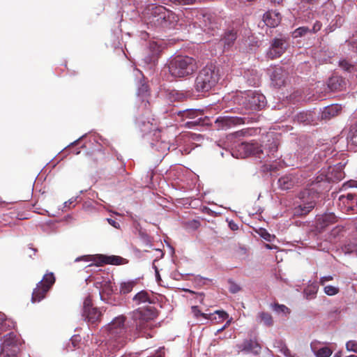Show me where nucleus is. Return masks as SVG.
I'll use <instances>...</instances> for the list:
<instances>
[{"mask_svg": "<svg viewBox=\"0 0 357 357\" xmlns=\"http://www.w3.org/2000/svg\"><path fill=\"white\" fill-rule=\"evenodd\" d=\"M229 317L228 314L223 311V310H217L213 314H207L206 318L207 319L211 320V321L215 322H220L223 320L227 319Z\"/></svg>", "mask_w": 357, "mask_h": 357, "instance_id": "obj_24", "label": "nucleus"}, {"mask_svg": "<svg viewBox=\"0 0 357 357\" xmlns=\"http://www.w3.org/2000/svg\"><path fill=\"white\" fill-rule=\"evenodd\" d=\"M148 23L155 26L174 27L178 16L162 6H151L148 8Z\"/></svg>", "mask_w": 357, "mask_h": 357, "instance_id": "obj_3", "label": "nucleus"}, {"mask_svg": "<svg viewBox=\"0 0 357 357\" xmlns=\"http://www.w3.org/2000/svg\"><path fill=\"white\" fill-rule=\"evenodd\" d=\"M237 151L239 153L235 157L238 158H246L250 155H254L257 158L259 159V162L261 164L260 169L263 172L268 171V167L266 165V154H265L261 149V147L257 143H241L237 146Z\"/></svg>", "mask_w": 357, "mask_h": 357, "instance_id": "obj_6", "label": "nucleus"}, {"mask_svg": "<svg viewBox=\"0 0 357 357\" xmlns=\"http://www.w3.org/2000/svg\"><path fill=\"white\" fill-rule=\"evenodd\" d=\"M321 27V24L319 22H317L313 26V29H312L313 32L314 33V32H317V31L320 30Z\"/></svg>", "mask_w": 357, "mask_h": 357, "instance_id": "obj_48", "label": "nucleus"}, {"mask_svg": "<svg viewBox=\"0 0 357 357\" xmlns=\"http://www.w3.org/2000/svg\"><path fill=\"white\" fill-rule=\"evenodd\" d=\"M225 328L224 326H222L221 328H220V329H218V330L217 331V333H219L222 332V331L223 330H225Z\"/></svg>", "mask_w": 357, "mask_h": 357, "instance_id": "obj_57", "label": "nucleus"}, {"mask_svg": "<svg viewBox=\"0 0 357 357\" xmlns=\"http://www.w3.org/2000/svg\"><path fill=\"white\" fill-rule=\"evenodd\" d=\"M55 282V278L52 273H47L33 289L31 301L33 303L39 302L45 298L46 293L50 290Z\"/></svg>", "mask_w": 357, "mask_h": 357, "instance_id": "obj_8", "label": "nucleus"}, {"mask_svg": "<svg viewBox=\"0 0 357 357\" xmlns=\"http://www.w3.org/2000/svg\"><path fill=\"white\" fill-rule=\"evenodd\" d=\"M271 307L274 313L283 320L287 319L291 313V310L283 304L274 303Z\"/></svg>", "mask_w": 357, "mask_h": 357, "instance_id": "obj_20", "label": "nucleus"}, {"mask_svg": "<svg viewBox=\"0 0 357 357\" xmlns=\"http://www.w3.org/2000/svg\"><path fill=\"white\" fill-rule=\"evenodd\" d=\"M280 341H281V340H280V341H278V342H276V343H275V344H277V345H276V344H274V347H278L280 350V347H281V346H280Z\"/></svg>", "mask_w": 357, "mask_h": 357, "instance_id": "obj_54", "label": "nucleus"}, {"mask_svg": "<svg viewBox=\"0 0 357 357\" xmlns=\"http://www.w3.org/2000/svg\"><path fill=\"white\" fill-rule=\"evenodd\" d=\"M241 351L254 354H259L261 351L260 344L255 340H245L239 347Z\"/></svg>", "mask_w": 357, "mask_h": 357, "instance_id": "obj_16", "label": "nucleus"}, {"mask_svg": "<svg viewBox=\"0 0 357 357\" xmlns=\"http://www.w3.org/2000/svg\"><path fill=\"white\" fill-rule=\"evenodd\" d=\"M230 320L227 321V323L225 324L224 327L226 328L230 324Z\"/></svg>", "mask_w": 357, "mask_h": 357, "instance_id": "obj_58", "label": "nucleus"}, {"mask_svg": "<svg viewBox=\"0 0 357 357\" xmlns=\"http://www.w3.org/2000/svg\"><path fill=\"white\" fill-rule=\"evenodd\" d=\"M333 357H342L341 352L335 353V355L333 356Z\"/></svg>", "mask_w": 357, "mask_h": 357, "instance_id": "obj_51", "label": "nucleus"}, {"mask_svg": "<svg viewBox=\"0 0 357 357\" xmlns=\"http://www.w3.org/2000/svg\"><path fill=\"white\" fill-rule=\"evenodd\" d=\"M328 86L333 91L342 90L345 86V82L341 77L333 76L329 78Z\"/></svg>", "mask_w": 357, "mask_h": 357, "instance_id": "obj_22", "label": "nucleus"}, {"mask_svg": "<svg viewBox=\"0 0 357 357\" xmlns=\"http://www.w3.org/2000/svg\"><path fill=\"white\" fill-rule=\"evenodd\" d=\"M126 317L121 315L114 318L107 326L109 346L117 350L123 347L127 340L132 337L128 334L127 326L125 324Z\"/></svg>", "mask_w": 357, "mask_h": 357, "instance_id": "obj_2", "label": "nucleus"}, {"mask_svg": "<svg viewBox=\"0 0 357 357\" xmlns=\"http://www.w3.org/2000/svg\"><path fill=\"white\" fill-rule=\"evenodd\" d=\"M157 317V313L154 308L149 307L145 309H138L132 312V319L135 323V331L142 336L152 337L147 333L149 330L153 327V321Z\"/></svg>", "mask_w": 357, "mask_h": 357, "instance_id": "obj_5", "label": "nucleus"}, {"mask_svg": "<svg viewBox=\"0 0 357 357\" xmlns=\"http://www.w3.org/2000/svg\"><path fill=\"white\" fill-rule=\"evenodd\" d=\"M76 200V198H71L68 201L64 203V207H70V205L74 203Z\"/></svg>", "mask_w": 357, "mask_h": 357, "instance_id": "obj_49", "label": "nucleus"}, {"mask_svg": "<svg viewBox=\"0 0 357 357\" xmlns=\"http://www.w3.org/2000/svg\"><path fill=\"white\" fill-rule=\"evenodd\" d=\"M303 2L310 3V4H314L316 3L318 0H302Z\"/></svg>", "mask_w": 357, "mask_h": 357, "instance_id": "obj_50", "label": "nucleus"}, {"mask_svg": "<svg viewBox=\"0 0 357 357\" xmlns=\"http://www.w3.org/2000/svg\"><path fill=\"white\" fill-rule=\"evenodd\" d=\"M244 77L250 86H257L259 84V76L254 70H248L245 72Z\"/></svg>", "mask_w": 357, "mask_h": 357, "instance_id": "obj_25", "label": "nucleus"}, {"mask_svg": "<svg viewBox=\"0 0 357 357\" xmlns=\"http://www.w3.org/2000/svg\"><path fill=\"white\" fill-rule=\"evenodd\" d=\"M287 48L285 37L275 38L269 48V58L273 59L280 56Z\"/></svg>", "mask_w": 357, "mask_h": 357, "instance_id": "obj_14", "label": "nucleus"}, {"mask_svg": "<svg viewBox=\"0 0 357 357\" xmlns=\"http://www.w3.org/2000/svg\"><path fill=\"white\" fill-rule=\"evenodd\" d=\"M283 0H271V1L275 3H280Z\"/></svg>", "mask_w": 357, "mask_h": 357, "instance_id": "obj_56", "label": "nucleus"}, {"mask_svg": "<svg viewBox=\"0 0 357 357\" xmlns=\"http://www.w3.org/2000/svg\"><path fill=\"white\" fill-rule=\"evenodd\" d=\"M331 179V176L324 173L317 176L310 183L308 188L300 193L299 198L301 199L302 203L295 207L294 214L305 215L311 211L316 205V200L319 197V194L328 189Z\"/></svg>", "mask_w": 357, "mask_h": 357, "instance_id": "obj_1", "label": "nucleus"}, {"mask_svg": "<svg viewBox=\"0 0 357 357\" xmlns=\"http://www.w3.org/2000/svg\"><path fill=\"white\" fill-rule=\"evenodd\" d=\"M342 107L340 105L335 104L325 107L321 112V117L322 119L328 120L338 115L341 112Z\"/></svg>", "mask_w": 357, "mask_h": 357, "instance_id": "obj_17", "label": "nucleus"}, {"mask_svg": "<svg viewBox=\"0 0 357 357\" xmlns=\"http://www.w3.org/2000/svg\"><path fill=\"white\" fill-rule=\"evenodd\" d=\"M280 351L287 357H295V355H291V351L287 348L286 344L282 342H280Z\"/></svg>", "mask_w": 357, "mask_h": 357, "instance_id": "obj_37", "label": "nucleus"}, {"mask_svg": "<svg viewBox=\"0 0 357 357\" xmlns=\"http://www.w3.org/2000/svg\"><path fill=\"white\" fill-rule=\"evenodd\" d=\"M286 74L281 68H275L271 77V84L275 87H280L285 84Z\"/></svg>", "mask_w": 357, "mask_h": 357, "instance_id": "obj_18", "label": "nucleus"}, {"mask_svg": "<svg viewBox=\"0 0 357 357\" xmlns=\"http://www.w3.org/2000/svg\"><path fill=\"white\" fill-rule=\"evenodd\" d=\"M348 139L352 144L357 146V125L351 127Z\"/></svg>", "mask_w": 357, "mask_h": 357, "instance_id": "obj_31", "label": "nucleus"}, {"mask_svg": "<svg viewBox=\"0 0 357 357\" xmlns=\"http://www.w3.org/2000/svg\"><path fill=\"white\" fill-rule=\"evenodd\" d=\"M138 279L128 280L121 281L119 283V293L122 295H126L131 292L133 288L138 283Z\"/></svg>", "mask_w": 357, "mask_h": 357, "instance_id": "obj_19", "label": "nucleus"}, {"mask_svg": "<svg viewBox=\"0 0 357 357\" xmlns=\"http://www.w3.org/2000/svg\"><path fill=\"white\" fill-rule=\"evenodd\" d=\"M318 291V287L316 284L308 285L303 291L304 296L307 300L315 298Z\"/></svg>", "mask_w": 357, "mask_h": 357, "instance_id": "obj_29", "label": "nucleus"}, {"mask_svg": "<svg viewBox=\"0 0 357 357\" xmlns=\"http://www.w3.org/2000/svg\"><path fill=\"white\" fill-rule=\"evenodd\" d=\"M241 288L237 284L229 282V290L232 294H236L240 291Z\"/></svg>", "mask_w": 357, "mask_h": 357, "instance_id": "obj_40", "label": "nucleus"}, {"mask_svg": "<svg viewBox=\"0 0 357 357\" xmlns=\"http://www.w3.org/2000/svg\"><path fill=\"white\" fill-rule=\"evenodd\" d=\"M339 66L344 70L347 72H352L354 70V66L349 61L343 59L339 61Z\"/></svg>", "mask_w": 357, "mask_h": 357, "instance_id": "obj_32", "label": "nucleus"}, {"mask_svg": "<svg viewBox=\"0 0 357 357\" xmlns=\"http://www.w3.org/2000/svg\"><path fill=\"white\" fill-rule=\"evenodd\" d=\"M333 280V277L332 275L323 276L319 280V284L324 286L326 282L331 281Z\"/></svg>", "mask_w": 357, "mask_h": 357, "instance_id": "obj_43", "label": "nucleus"}, {"mask_svg": "<svg viewBox=\"0 0 357 357\" xmlns=\"http://www.w3.org/2000/svg\"><path fill=\"white\" fill-rule=\"evenodd\" d=\"M301 181L298 178H293L292 176H284L278 179V183L282 190H288L292 188L294 185L299 183Z\"/></svg>", "mask_w": 357, "mask_h": 357, "instance_id": "obj_21", "label": "nucleus"}, {"mask_svg": "<svg viewBox=\"0 0 357 357\" xmlns=\"http://www.w3.org/2000/svg\"><path fill=\"white\" fill-rule=\"evenodd\" d=\"M347 351H353L357 354V342L355 340H349L346 344Z\"/></svg>", "mask_w": 357, "mask_h": 357, "instance_id": "obj_36", "label": "nucleus"}, {"mask_svg": "<svg viewBox=\"0 0 357 357\" xmlns=\"http://www.w3.org/2000/svg\"><path fill=\"white\" fill-rule=\"evenodd\" d=\"M192 312H193L195 316L197 317L199 316H202V317H204L205 319L206 318L207 314L201 312L197 306L192 307Z\"/></svg>", "mask_w": 357, "mask_h": 357, "instance_id": "obj_41", "label": "nucleus"}, {"mask_svg": "<svg viewBox=\"0 0 357 357\" xmlns=\"http://www.w3.org/2000/svg\"><path fill=\"white\" fill-rule=\"evenodd\" d=\"M257 321L263 324L264 326H268V317L266 313L260 312L257 317Z\"/></svg>", "mask_w": 357, "mask_h": 357, "instance_id": "obj_38", "label": "nucleus"}, {"mask_svg": "<svg viewBox=\"0 0 357 357\" xmlns=\"http://www.w3.org/2000/svg\"><path fill=\"white\" fill-rule=\"evenodd\" d=\"M1 349L6 351L13 352L17 354L20 351V342L16 335L10 333L3 337Z\"/></svg>", "mask_w": 357, "mask_h": 357, "instance_id": "obj_13", "label": "nucleus"}, {"mask_svg": "<svg viewBox=\"0 0 357 357\" xmlns=\"http://www.w3.org/2000/svg\"><path fill=\"white\" fill-rule=\"evenodd\" d=\"M104 290L107 292V294L112 293L113 291L112 286L110 283L105 284L104 286Z\"/></svg>", "mask_w": 357, "mask_h": 357, "instance_id": "obj_47", "label": "nucleus"}, {"mask_svg": "<svg viewBox=\"0 0 357 357\" xmlns=\"http://www.w3.org/2000/svg\"><path fill=\"white\" fill-rule=\"evenodd\" d=\"M236 39V34L233 31H229L225 33L222 42L224 43L225 49H229L234 43Z\"/></svg>", "mask_w": 357, "mask_h": 357, "instance_id": "obj_27", "label": "nucleus"}, {"mask_svg": "<svg viewBox=\"0 0 357 357\" xmlns=\"http://www.w3.org/2000/svg\"><path fill=\"white\" fill-rule=\"evenodd\" d=\"M298 121L300 122H305L308 120L307 115L304 113H300L297 115Z\"/></svg>", "mask_w": 357, "mask_h": 357, "instance_id": "obj_46", "label": "nucleus"}, {"mask_svg": "<svg viewBox=\"0 0 357 357\" xmlns=\"http://www.w3.org/2000/svg\"><path fill=\"white\" fill-rule=\"evenodd\" d=\"M125 259L121 257L118 256H110V257H105V259L103 260V262L108 264H113V265H119L122 264Z\"/></svg>", "mask_w": 357, "mask_h": 357, "instance_id": "obj_30", "label": "nucleus"}, {"mask_svg": "<svg viewBox=\"0 0 357 357\" xmlns=\"http://www.w3.org/2000/svg\"><path fill=\"white\" fill-rule=\"evenodd\" d=\"M155 272H156L157 278H159L158 271L157 268L155 266Z\"/></svg>", "mask_w": 357, "mask_h": 357, "instance_id": "obj_60", "label": "nucleus"}, {"mask_svg": "<svg viewBox=\"0 0 357 357\" xmlns=\"http://www.w3.org/2000/svg\"><path fill=\"white\" fill-rule=\"evenodd\" d=\"M347 357H357V356H355V355H350V356H347Z\"/></svg>", "mask_w": 357, "mask_h": 357, "instance_id": "obj_62", "label": "nucleus"}, {"mask_svg": "<svg viewBox=\"0 0 357 357\" xmlns=\"http://www.w3.org/2000/svg\"><path fill=\"white\" fill-rule=\"evenodd\" d=\"M167 68L172 77H184L192 75L197 69V65L192 57L176 56L169 61Z\"/></svg>", "mask_w": 357, "mask_h": 357, "instance_id": "obj_4", "label": "nucleus"}, {"mask_svg": "<svg viewBox=\"0 0 357 357\" xmlns=\"http://www.w3.org/2000/svg\"><path fill=\"white\" fill-rule=\"evenodd\" d=\"M218 76L212 66L202 68L195 79V87L198 92H206L217 83Z\"/></svg>", "mask_w": 357, "mask_h": 357, "instance_id": "obj_7", "label": "nucleus"}, {"mask_svg": "<svg viewBox=\"0 0 357 357\" xmlns=\"http://www.w3.org/2000/svg\"><path fill=\"white\" fill-rule=\"evenodd\" d=\"M281 19V15L278 11H269V27L277 26L280 23Z\"/></svg>", "mask_w": 357, "mask_h": 357, "instance_id": "obj_28", "label": "nucleus"}, {"mask_svg": "<svg viewBox=\"0 0 357 357\" xmlns=\"http://www.w3.org/2000/svg\"><path fill=\"white\" fill-rule=\"evenodd\" d=\"M243 104L248 108L251 109H259L264 106V99L265 97L253 91H248L245 96Z\"/></svg>", "mask_w": 357, "mask_h": 357, "instance_id": "obj_12", "label": "nucleus"}, {"mask_svg": "<svg viewBox=\"0 0 357 357\" xmlns=\"http://www.w3.org/2000/svg\"><path fill=\"white\" fill-rule=\"evenodd\" d=\"M86 257H78L75 259V261H79V260L82 259H86Z\"/></svg>", "mask_w": 357, "mask_h": 357, "instance_id": "obj_59", "label": "nucleus"}, {"mask_svg": "<svg viewBox=\"0 0 357 357\" xmlns=\"http://www.w3.org/2000/svg\"><path fill=\"white\" fill-rule=\"evenodd\" d=\"M171 1L181 5L192 4L196 0H170Z\"/></svg>", "mask_w": 357, "mask_h": 357, "instance_id": "obj_42", "label": "nucleus"}, {"mask_svg": "<svg viewBox=\"0 0 357 357\" xmlns=\"http://www.w3.org/2000/svg\"><path fill=\"white\" fill-rule=\"evenodd\" d=\"M338 206L343 212L357 213V197L352 193L342 195L338 199Z\"/></svg>", "mask_w": 357, "mask_h": 357, "instance_id": "obj_10", "label": "nucleus"}, {"mask_svg": "<svg viewBox=\"0 0 357 357\" xmlns=\"http://www.w3.org/2000/svg\"><path fill=\"white\" fill-rule=\"evenodd\" d=\"M17 354H13V352L6 351L1 349L0 357H17Z\"/></svg>", "mask_w": 357, "mask_h": 357, "instance_id": "obj_44", "label": "nucleus"}, {"mask_svg": "<svg viewBox=\"0 0 357 357\" xmlns=\"http://www.w3.org/2000/svg\"><path fill=\"white\" fill-rule=\"evenodd\" d=\"M245 119L238 116H219L215 121V126L219 130H227L237 125L244 124Z\"/></svg>", "mask_w": 357, "mask_h": 357, "instance_id": "obj_11", "label": "nucleus"}, {"mask_svg": "<svg viewBox=\"0 0 357 357\" xmlns=\"http://www.w3.org/2000/svg\"><path fill=\"white\" fill-rule=\"evenodd\" d=\"M316 344V342H312L310 344L311 349L316 357H330L331 356L333 351L329 347H324L317 349Z\"/></svg>", "mask_w": 357, "mask_h": 357, "instance_id": "obj_23", "label": "nucleus"}, {"mask_svg": "<svg viewBox=\"0 0 357 357\" xmlns=\"http://www.w3.org/2000/svg\"><path fill=\"white\" fill-rule=\"evenodd\" d=\"M106 220L107 222L114 227V228L119 229L120 227V225L119 222H116L115 220H112V218H107Z\"/></svg>", "mask_w": 357, "mask_h": 357, "instance_id": "obj_45", "label": "nucleus"}, {"mask_svg": "<svg viewBox=\"0 0 357 357\" xmlns=\"http://www.w3.org/2000/svg\"><path fill=\"white\" fill-rule=\"evenodd\" d=\"M230 227H231V228L233 230L236 229V228H235V227H236V225H231L230 224Z\"/></svg>", "mask_w": 357, "mask_h": 357, "instance_id": "obj_61", "label": "nucleus"}, {"mask_svg": "<svg viewBox=\"0 0 357 357\" xmlns=\"http://www.w3.org/2000/svg\"><path fill=\"white\" fill-rule=\"evenodd\" d=\"M82 316L90 324H96L100 321L101 312L96 307H92L91 301L89 298L84 300Z\"/></svg>", "mask_w": 357, "mask_h": 357, "instance_id": "obj_9", "label": "nucleus"}, {"mask_svg": "<svg viewBox=\"0 0 357 357\" xmlns=\"http://www.w3.org/2000/svg\"><path fill=\"white\" fill-rule=\"evenodd\" d=\"M149 48L153 57L156 56L160 50V47L155 42H151Z\"/></svg>", "mask_w": 357, "mask_h": 357, "instance_id": "obj_35", "label": "nucleus"}, {"mask_svg": "<svg viewBox=\"0 0 357 357\" xmlns=\"http://www.w3.org/2000/svg\"><path fill=\"white\" fill-rule=\"evenodd\" d=\"M132 300L137 305L145 303H151L149 293L144 290L135 294Z\"/></svg>", "mask_w": 357, "mask_h": 357, "instance_id": "obj_26", "label": "nucleus"}, {"mask_svg": "<svg viewBox=\"0 0 357 357\" xmlns=\"http://www.w3.org/2000/svg\"><path fill=\"white\" fill-rule=\"evenodd\" d=\"M328 218V215H325L324 220H325Z\"/></svg>", "mask_w": 357, "mask_h": 357, "instance_id": "obj_64", "label": "nucleus"}, {"mask_svg": "<svg viewBox=\"0 0 357 357\" xmlns=\"http://www.w3.org/2000/svg\"><path fill=\"white\" fill-rule=\"evenodd\" d=\"M328 218H330L331 222H333V220L335 219V216L333 215H328Z\"/></svg>", "mask_w": 357, "mask_h": 357, "instance_id": "obj_55", "label": "nucleus"}, {"mask_svg": "<svg viewBox=\"0 0 357 357\" xmlns=\"http://www.w3.org/2000/svg\"><path fill=\"white\" fill-rule=\"evenodd\" d=\"M255 231L258 235L262 238L263 239L267 241L268 240V231L266 229L259 227V229H256Z\"/></svg>", "mask_w": 357, "mask_h": 357, "instance_id": "obj_39", "label": "nucleus"}, {"mask_svg": "<svg viewBox=\"0 0 357 357\" xmlns=\"http://www.w3.org/2000/svg\"><path fill=\"white\" fill-rule=\"evenodd\" d=\"M264 246H265L266 248H268V243H264Z\"/></svg>", "mask_w": 357, "mask_h": 357, "instance_id": "obj_63", "label": "nucleus"}, {"mask_svg": "<svg viewBox=\"0 0 357 357\" xmlns=\"http://www.w3.org/2000/svg\"><path fill=\"white\" fill-rule=\"evenodd\" d=\"M263 19L265 22L266 20L268 19V13H267L264 14Z\"/></svg>", "mask_w": 357, "mask_h": 357, "instance_id": "obj_53", "label": "nucleus"}, {"mask_svg": "<svg viewBox=\"0 0 357 357\" xmlns=\"http://www.w3.org/2000/svg\"><path fill=\"white\" fill-rule=\"evenodd\" d=\"M273 149L275 150H276V149H277V145L276 144L274 145V147H270L269 146V148H268L269 152L272 151L273 150Z\"/></svg>", "mask_w": 357, "mask_h": 357, "instance_id": "obj_52", "label": "nucleus"}, {"mask_svg": "<svg viewBox=\"0 0 357 357\" xmlns=\"http://www.w3.org/2000/svg\"><path fill=\"white\" fill-rule=\"evenodd\" d=\"M310 31V30L309 28H307L306 26H301V27L296 29L294 31L293 35H294V37H295V38L301 37Z\"/></svg>", "mask_w": 357, "mask_h": 357, "instance_id": "obj_34", "label": "nucleus"}, {"mask_svg": "<svg viewBox=\"0 0 357 357\" xmlns=\"http://www.w3.org/2000/svg\"><path fill=\"white\" fill-rule=\"evenodd\" d=\"M178 115L192 120L185 123V126L188 128H191L200 123L201 118L195 119L199 115H201V112L199 111L188 109L179 112Z\"/></svg>", "mask_w": 357, "mask_h": 357, "instance_id": "obj_15", "label": "nucleus"}, {"mask_svg": "<svg viewBox=\"0 0 357 357\" xmlns=\"http://www.w3.org/2000/svg\"><path fill=\"white\" fill-rule=\"evenodd\" d=\"M324 291L328 296H334L337 294L340 290L338 287L332 285H327L324 287Z\"/></svg>", "mask_w": 357, "mask_h": 357, "instance_id": "obj_33", "label": "nucleus"}]
</instances>
